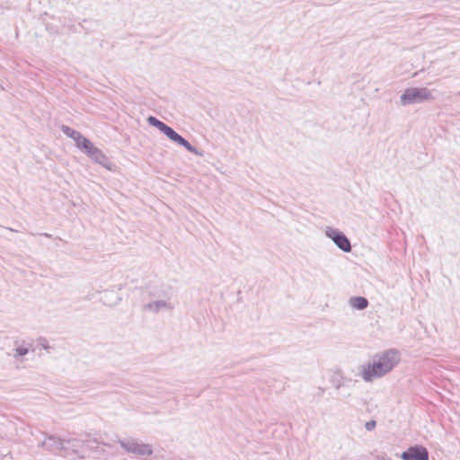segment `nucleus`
Returning a JSON list of instances; mask_svg holds the SVG:
<instances>
[{"label":"nucleus","mask_w":460,"mask_h":460,"mask_svg":"<svg viewBox=\"0 0 460 460\" xmlns=\"http://www.w3.org/2000/svg\"><path fill=\"white\" fill-rule=\"evenodd\" d=\"M400 362V352L390 349L374 356L371 362L358 367V376L367 382H373L390 373Z\"/></svg>","instance_id":"obj_1"},{"label":"nucleus","mask_w":460,"mask_h":460,"mask_svg":"<svg viewBox=\"0 0 460 460\" xmlns=\"http://www.w3.org/2000/svg\"><path fill=\"white\" fill-rule=\"evenodd\" d=\"M434 99L432 91L427 87H410L400 96V102L402 106H409L432 102Z\"/></svg>","instance_id":"obj_2"},{"label":"nucleus","mask_w":460,"mask_h":460,"mask_svg":"<svg viewBox=\"0 0 460 460\" xmlns=\"http://www.w3.org/2000/svg\"><path fill=\"white\" fill-rule=\"evenodd\" d=\"M118 443L126 453L134 455L137 457H147L154 453L152 445L144 443L137 438H119Z\"/></svg>","instance_id":"obj_3"},{"label":"nucleus","mask_w":460,"mask_h":460,"mask_svg":"<svg viewBox=\"0 0 460 460\" xmlns=\"http://www.w3.org/2000/svg\"><path fill=\"white\" fill-rule=\"evenodd\" d=\"M66 445L68 447L70 451V458H75V456L80 459H84L85 456L81 454V450L87 447V448L92 452H98L101 456L104 457L105 459H108V456L105 455V452L103 449H99L98 447H93L90 445H87L84 440H81L75 438H65Z\"/></svg>","instance_id":"obj_4"},{"label":"nucleus","mask_w":460,"mask_h":460,"mask_svg":"<svg viewBox=\"0 0 460 460\" xmlns=\"http://www.w3.org/2000/svg\"><path fill=\"white\" fill-rule=\"evenodd\" d=\"M40 447L50 453L63 457H70V451L66 445L65 438H59L54 435L47 436L46 439L40 443Z\"/></svg>","instance_id":"obj_5"},{"label":"nucleus","mask_w":460,"mask_h":460,"mask_svg":"<svg viewBox=\"0 0 460 460\" xmlns=\"http://www.w3.org/2000/svg\"><path fill=\"white\" fill-rule=\"evenodd\" d=\"M327 237L332 239L336 246L344 252H351V243L349 238L341 231L335 228L327 227L325 230Z\"/></svg>","instance_id":"obj_6"},{"label":"nucleus","mask_w":460,"mask_h":460,"mask_svg":"<svg viewBox=\"0 0 460 460\" xmlns=\"http://www.w3.org/2000/svg\"><path fill=\"white\" fill-rule=\"evenodd\" d=\"M30 351H34L32 344L26 340H15L11 355L16 361L22 362V358Z\"/></svg>","instance_id":"obj_7"},{"label":"nucleus","mask_w":460,"mask_h":460,"mask_svg":"<svg viewBox=\"0 0 460 460\" xmlns=\"http://www.w3.org/2000/svg\"><path fill=\"white\" fill-rule=\"evenodd\" d=\"M402 460H429V451L423 446H412L401 455Z\"/></svg>","instance_id":"obj_8"},{"label":"nucleus","mask_w":460,"mask_h":460,"mask_svg":"<svg viewBox=\"0 0 460 460\" xmlns=\"http://www.w3.org/2000/svg\"><path fill=\"white\" fill-rule=\"evenodd\" d=\"M94 163L101 164L104 168L111 171L112 164L110 162L108 157L104 155V153L96 147L94 145L86 154Z\"/></svg>","instance_id":"obj_9"},{"label":"nucleus","mask_w":460,"mask_h":460,"mask_svg":"<svg viewBox=\"0 0 460 460\" xmlns=\"http://www.w3.org/2000/svg\"><path fill=\"white\" fill-rule=\"evenodd\" d=\"M145 309L153 312V313H159L161 311L164 310H172L173 305L167 301L164 300H157L151 303H148L145 305Z\"/></svg>","instance_id":"obj_10"},{"label":"nucleus","mask_w":460,"mask_h":460,"mask_svg":"<svg viewBox=\"0 0 460 460\" xmlns=\"http://www.w3.org/2000/svg\"><path fill=\"white\" fill-rule=\"evenodd\" d=\"M173 142L181 146H183L187 151H189L191 154H194L198 156H203V153L200 150L193 146L188 140H186L179 134Z\"/></svg>","instance_id":"obj_11"},{"label":"nucleus","mask_w":460,"mask_h":460,"mask_svg":"<svg viewBox=\"0 0 460 460\" xmlns=\"http://www.w3.org/2000/svg\"><path fill=\"white\" fill-rule=\"evenodd\" d=\"M76 147H78L82 152H84L85 155L88 153V151L92 148L93 144L85 137H84L82 134L79 136V137L75 141Z\"/></svg>","instance_id":"obj_12"},{"label":"nucleus","mask_w":460,"mask_h":460,"mask_svg":"<svg viewBox=\"0 0 460 460\" xmlns=\"http://www.w3.org/2000/svg\"><path fill=\"white\" fill-rule=\"evenodd\" d=\"M349 305L358 310H364L368 305V300L363 296H353L349 299Z\"/></svg>","instance_id":"obj_13"},{"label":"nucleus","mask_w":460,"mask_h":460,"mask_svg":"<svg viewBox=\"0 0 460 460\" xmlns=\"http://www.w3.org/2000/svg\"><path fill=\"white\" fill-rule=\"evenodd\" d=\"M102 299L105 305L111 306L117 305L121 300V297L114 292H105Z\"/></svg>","instance_id":"obj_14"},{"label":"nucleus","mask_w":460,"mask_h":460,"mask_svg":"<svg viewBox=\"0 0 460 460\" xmlns=\"http://www.w3.org/2000/svg\"><path fill=\"white\" fill-rule=\"evenodd\" d=\"M61 130L66 137L72 138L74 141H75L81 135L79 131L65 125L61 127Z\"/></svg>","instance_id":"obj_15"},{"label":"nucleus","mask_w":460,"mask_h":460,"mask_svg":"<svg viewBox=\"0 0 460 460\" xmlns=\"http://www.w3.org/2000/svg\"><path fill=\"white\" fill-rule=\"evenodd\" d=\"M147 122L150 126H153V127L158 128L161 132L166 126V124L164 122L159 120L157 118H155L154 116H149L147 118Z\"/></svg>","instance_id":"obj_16"},{"label":"nucleus","mask_w":460,"mask_h":460,"mask_svg":"<svg viewBox=\"0 0 460 460\" xmlns=\"http://www.w3.org/2000/svg\"><path fill=\"white\" fill-rule=\"evenodd\" d=\"M162 133H164L172 142L174 141V139L178 136V133L173 128L169 127L168 125H166L164 127V128L163 129Z\"/></svg>","instance_id":"obj_17"},{"label":"nucleus","mask_w":460,"mask_h":460,"mask_svg":"<svg viewBox=\"0 0 460 460\" xmlns=\"http://www.w3.org/2000/svg\"><path fill=\"white\" fill-rule=\"evenodd\" d=\"M38 343L40 346H41L44 349H49L50 346L47 341L46 338H43V337H40L39 340H38Z\"/></svg>","instance_id":"obj_18"},{"label":"nucleus","mask_w":460,"mask_h":460,"mask_svg":"<svg viewBox=\"0 0 460 460\" xmlns=\"http://www.w3.org/2000/svg\"><path fill=\"white\" fill-rule=\"evenodd\" d=\"M376 421L374 420H371L369 421H367L366 424H365V428L367 431H372L376 429Z\"/></svg>","instance_id":"obj_19"},{"label":"nucleus","mask_w":460,"mask_h":460,"mask_svg":"<svg viewBox=\"0 0 460 460\" xmlns=\"http://www.w3.org/2000/svg\"><path fill=\"white\" fill-rule=\"evenodd\" d=\"M94 442H96L97 444H100V445H103L104 447H107L108 448H112L114 446L112 443L99 442L97 440H94Z\"/></svg>","instance_id":"obj_20"},{"label":"nucleus","mask_w":460,"mask_h":460,"mask_svg":"<svg viewBox=\"0 0 460 460\" xmlns=\"http://www.w3.org/2000/svg\"><path fill=\"white\" fill-rule=\"evenodd\" d=\"M323 393H324V389H323V388L319 387L318 395H319V396H322V395L323 394Z\"/></svg>","instance_id":"obj_21"},{"label":"nucleus","mask_w":460,"mask_h":460,"mask_svg":"<svg viewBox=\"0 0 460 460\" xmlns=\"http://www.w3.org/2000/svg\"><path fill=\"white\" fill-rule=\"evenodd\" d=\"M43 235L46 236V237H50V234H49L47 233H44Z\"/></svg>","instance_id":"obj_22"}]
</instances>
